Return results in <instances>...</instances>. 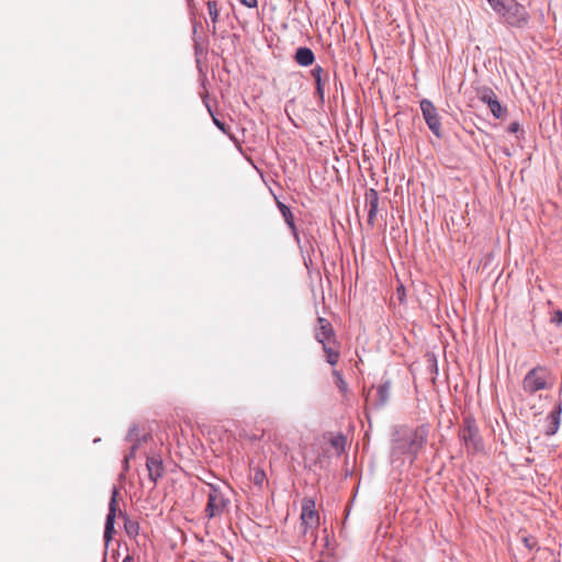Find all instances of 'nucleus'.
<instances>
[{
    "label": "nucleus",
    "mask_w": 562,
    "mask_h": 562,
    "mask_svg": "<svg viewBox=\"0 0 562 562\" xmlns=\"http://www.w3.org/2000/svg\"><path fill=\"white\" fill-rule=\"evenodd\" d=\"M428 431L425 427L409 428L401 426L395 430L392 458L407 456L412 463L418 451L425 443Z\"/></svg>",
    "instance_id": "1"
},
{
    "label": "nucleus",
    "mask_w": 562,
    "mask_h": 562,
    "mask_svg": "<svg viewBox=\"0 0 562 562\" xmlns=\"http://www.w3.org/2000/svg\"><path fill=\"white\" fill-rule=\"evenodd\" d=\"M492 9L513 26H522L527 23L528 13L516 0H486Z\"/></svg>",
    "instance_id": "2"
},
{
    "label": "nucleus",
    "mask_w": 562,
    "mask_h": 562,
    "mask_svg": "<svg viewBox=\"0 0 562 562\" xmlns=\"http://www.w3.org/2000/svg\"><path fill=\"white\" fill-rule=\"evenodd\" d=\"M228 504V499L225 496L224 491L213 484H209L207 492V504L205 507V514L209 518L221 516Z\"/></svg>",
    "instance_id": "3"
},
{
    "label": "nucleus",
    "mask_w": 562,
    "mask_h": 562,
    "mask_svg": "<svg viewBox=\"0 0 562 562\" xmlns=\"http://www.w3.org/2000/svg\"><path fill=\"white\" fill-rule=\"evenodd\" d=\"M548 371L542 367H537L530 370L522 381L525 392L533 394L537 391L548 387Z\"/></svg>",
    "instance_id": "4"
},
{
    "label": "nucleus",
    "mask_w": 562,
    "mask_h": 562,
    "mask_svg": "<svg viewBox=\"0 0 562 562\" xmlns=\"http://www.w3.org/2000/svg\"><path fill=\"white\" fill-rule=\"evenodd\" d=\"M460 438L468 451L476 452L483 449L477 427L471 418L464 419V426L460 430Z\"/></svg>",
    "instance_id": "5"
},
{
    "label": "nucleus",
    "mask_w": 562,
    "mask_h": 562,
    "mask_svg": "<svg viewBox=\"0 0 562 562\" xmlns=\"http://www.w3.org/2000/svg\"><path fill=\"white\" fill-rule=\"evenodd\" d=\"M420 110L424 120L429 130L437 136L441 137V122L436 106L431 101L424 99L420 101Z\"/></svg>",
    "instance_id": "6"
},
{
    "label": "nucleus",
    "mask_w": 562,
    "mask_h": 562,
    "mask_svg": "<svg viewBox=\"0 0 562 562\" xmlns=\"http://www.w3.org/2000/svg\"><path fill=\"white\" fill-rule=\"evenodd\" d=\"M477 98L485 104H487L491 113L495 119H502L506 114V109L502 106L497 100L496 94L491 88L482 87L476 91Z\"/></svg>",
    "instance_id": "7"
},
{
    "label": "nucleus",
    "mask_w": 562,
    "mask_h": 562,
    "mask_svg": "<svg viewBox=\"0 0 562 562\" xmlns=\"http://www.w3.org/2000/svg\"><path fill=\"white\" fill-rule=\"evenodd\" d=\"M315 507V502L312 498H304L302 501L301 521L304 526V532L318 526L319 516Z\"/></svg>",
    "instance_id": "8"
},
{
    "label": "nucleus",
    "mask_w": 562,
    "mask_h": 562,
    "mask_svg": "<svg viewBox=\"0 0 562 562\" xmlns=\"http://www.w3.org/2000/svg\"><path fill=\"white\" fill-rule=\"evenodd\" d=\"M117 494H119L117 490L114 488L110 504H109V514L106 516V521H105L104 539L106 542L112 539V535L114 532V521H115V517H116V510L119 508V504L116 501Z\"/></svg>",
    "instance_id": "9"
},
{
    "label": "nucleus",
    "mask_w": 562,
    "mask_h": 562,
    "mask_svg": "<svg viewBox=\"0 0 562 562\" xmlns=\"http://www.w3.org/2000/svg\"><path fill=\"white\" fill-rule=\"evenodd\" d=\"M146 468L148 470V476L154 483L162 477L165 470L159 456L147 457Z\"/></svg>",
    "instance_id": "10"
},
{
    "label": "nucleus",
    "mask_w": 562,
    "mask_h": 562,
    "mask_svg": "<svg viewBox=\"0 0 562 562\" xmlns=\"http://www.w3.org/2000/svg\"><path fill=\"white\" fill-rule=\"evenodd\" d=\"M333 327L325 318H318V327L315 333L316 340L322 345L331 344Z\"/></svg>",
    "instance_id": "11"
},
{
    "label": "nucleus",
    "mask_w": 562,
    "mask_h": 562,
    "mask_svg": "<svg viewBox=\"0 0 562 562\" xmlns=\"http://www.w3.org/2000/svg\"><path fill=\"white\" fill-rule=\"evenodd\" d=\"M562 408L560 405L555 406L554 409L548 415L547 422L548 426L546 429V434L551 436L554 435L560 426Z\"/></svg>",
    "instance_id": "12"
},
{
    "label": "nucleus",
    "mask_w": 562,
    "mask_h": 562,
    "mask_svg": "<svg viewBox=\"0 0 562 562\" xmlns=\"http://www.w3.org/2000/svg\"><path fill=\"white\" fill-rule=\"evenodd\" d=\"M295 60L301 66H310L314 61V54L307 47H300L295 53Z\"/></svg>",
    "instance_id": "13"
},
{
    "label": "nucleus",
    "mask_w": 562,
    "mask_h": 562,
    "mask_svg": "<svg viewBox=\"0 0 562 562\" xmlns=\"http://www.w3.org/2000/svg\"><path fill=\"white\" fill-rule=\"evenodd\" d=\"M127 440L131 441L133 443L132 446V451H131V456H133L135 453V450L136 448L139 446V443L143 441V440H146V435H143L142 438L138 437V427L137 426H133L130 430H128V434H127Z\"/></svg>",
    "instance_id": "14"
},
{
    "label": "nucleus",
    "mask_w": 562,
    "mask_h": 562,
    "mask_svg": "<svg viewBox=\"0 0 562 562\" xmlns=\"http://www.w3.org/2000/svg\"><path fill=\"white\" fill-rule=\"evenodd\" d=\"M121 515L124 518V528L128 537L135 538L139 533V524L135 520L130 519L127 516Z\"/></svg>",
    "instance_id": "15"
},
{
    "label": "nucleus",
    "mask_w": 562,
    "mask_h": 562,
    "mask_svg": "<svg viewBox=\"0 0 562 562\" xmlns=\"http://www.w3.org/2000/svg\"><path fill=\"white\" fill-rule=\"evenodd\" d=\"M390 389H391V386H390L389 382H385L378 386L376 395H378V401H379L380 405H384L389 401Z\"/></svg>",
    "instance_id": "16"
},
{
    "label": "nucleus",
    "mask_w": 562,
    "mask_h": 562,
    "mask_svg": "<svg viewBox=\"0 0 562 562\" xmlns=\"http://www.w3.org/2000/svg\"><path fill=\"white\" fill-rule=\"evenodd\" d=\"M323 350L326 353L327 362L331 366L336 364L339 358V352L331 344L323 345Z\"/></svg>",
    "instance_id": "17"
},
{
    "label": "nucleus",
    "mask_w": 562,
    "mask_h": 562,
    "mask_svg": "<svg viewBox=\"0 0 562 562\" xmlns=\"http://www.w3.org/2000/svg\"><path fill=\"white\" fill-rule=\"evenodd\" d=\"M366 205L370 209H376L379 206V195L378 192L374 189H370L366 193Z\"/></svg>",
    "instance_id": "18"
},
{
    "label": "nucleus",
    "mask_w": 562,
    "mask_h": 562,
    "mask_svg": "<svg viewBox=\"0 0 562 562\" xmlns=\"http://www.w3.org/2000/svg\"><path fill=\"white\" fill-rule=\"evenodd\" d=\"M279 205V209L284 217V221L286 222V224L290 226V228L292 229V232L295 234V226H294V222H293V215L290 211V209L284 205L283 203H278Z\"/></svg>",
    "instance_id": "19"
},
{
    "label": "nucleus",
    "mask_w": 562,
    "mask_h": 562,
    "mask_svg": "<svg viewBox=\"0 0 562 562\" xmlns=\"http://www.w3.org/2000/svg\"><path fill=\"white\" fill-rule=\"evenodd\" d=\"M206 4H207L209 15H210L212 22L215 24L217 21V18H218L217 2L213 1V0H209Z\"/></svg>",
    "instance_id": "20"
},
{
    "label": "nucleus",
    "mask_w": 562,
    "mask_h": 562,
    "mask_svg": "<svg viewBox=\"0 0 562 562\" xmlns=\"http://www.w3.org/2000/svg\"><path fill=\"white\" fill-rule=\"evenodd\" d=\"M333 375L335 376L336 381V385L337 387L341 391V392H346L347 390V383L345 382V380L342 379V375L340 374V372L338 371H334L333 372Z\"/></svg>",
    "instance_id": "21"
},
{
    "label": "nucleus",
    "mask_w": 562,
    "mask_h": 562,
    "mask_svg": "<svg viewBox=\"0 0 562 562\" xmlns=\"http://www.w3.org/2000/svg\"><path fill=\"white\" fill-rule=\"evenodd\" d=\"M254 482L256 485L258 486H261L262 483L265 482L266 480V473L261 470H257L254 477H252Z\"/></svg>",
    "instance_id": "22"
},
{
    "label": "nucleus",
    "mask_w": 562,
    "mask_h": 562,
    "mask_svg": "<svg viewBox=\"0 0 562 562\" xmlns=\"http://www.w3.org/2000/svg\"><path fill=\"white\" fill-rule=\"evenodd\" d=\"M322 74H323V69L319 66L315 67L312 70V75L315 78L316 85H318V86H319V82L322 81Z\"/></svg>",
    "instance_id": "23"
},
{
    "label": "nucleus",
    "mask_w": 562,
    "mask_h": 562,
    "mask_svg": "<svg viewBox=\"0 0 562 562\" xmlns=\"http://www.w3.org/2000/svg\"><path fill=\"white\" fill-rule=\"evenodd\" d=\"M551 322L553 324H555L557 326H561L562 325V312L555 311L551 317Z\"/></svg>",
    "instance_id": "24"
},
{
    "label": "nucleus",
    "mask_w": 562,
    "mask_h": 562,
    "mask_svg": "<svg viewBox=\"0 0 562 562\" xmlns=\"http://www.w3.org/2000/svg\"><path fill=\"white\" fill-rule=\"evenodd\" d=\"M378 210L376 209H370L368 207V223L373 224L375 216H376Z\"/></svg>",
    "instance_id": "25"
},
{
    "label": "nucleus",
    "mask_w": 562,
    "mask_h": 562,
    "mask_svg": "<svg viewBox=\"0 0 562 562\" xmlns=\"http://www.w3.org/2000/svg\"><path fill=\"white\" fill-rule=\"evenodd\" d=\"M520 131V125L518 122H513L509 124L508 126V132L509 133H513V134H516Z\"/></svg>",
    "instance_id": "26"
},
{
    "label": "nucleus",
    "mask_w": 562,
    "mask_h": 562,
    "mask_svg": "<svg viewBox=\"0 0 562 562\" xmlns=\"http://www.w3.org/2000/svg\"><path fill=\"white\" fill-rule=\"evenodd\" d=\"M331 445L339 449V448H342V445H344V438L342 437H336L331 440Z\"/></svg>",
    "instance_id": "27"
},
{
    "label": "nucleus",
    "mask_w": 562,
    "mask_h": 562,
    "mask_svg": "<svg viewBox=\"0 0 562 562\" xmlns=\"http://www.w3.org/2000/svg\"><path fill=\"white\" fill-rule=\"evenodd\" d=\"M524 543H525V546H526L527 548H529V549H531V548H533V547L536 546V541H535V539H533V538H527V537H525V538H524Z\"/></svg>",
    "instance_id": "28"
},
{
    "label": "nucleus",
    "mask_w": 562,
    "mask_h": 562,
    "mask_svg": "<svg viewBox=\"0 0 562 562\" xmlns=\"http://www.w3.org/2000/svg\"><path fill=\"white\" fill-rule=\"evenodd\" d=\"M213 121H214V123L216 124V126H217L218 128H221L222 131H225V128H224V124H223V123H221V121H220V120H217L216 117H214V116H213Z\"/></svg>",
    "instance_id": "29"
},
{
    "label": "nucleus",
    "mask_w": 562,
    "mask_h": 562,
    "mask_svg": "<svg viewBox=\"0 0 562 562\" xmlns=\"http://www.w3.org/2000/svg\"><path fill=\"white\" fill-rule=\"evenodd\" d=\"M122 562H136L135 558L132 555H127L124 558Z\"/></svg>",
    "instance_id": "30"
},
{
    "label": "nucleus",
    "mask_w": 562,
    "mask_h": 562,
    "mask_svg": "<svg viewBox=\"0 0 562 562\" xmlns=\"http://www.w3.org/2000/svg\"><path fill=\"white\" fill-rule=\"evenodd\" d=\"M257 0H248V8L256 7Z\"/></svg>",
    "instance_id": "31"
},
{
    "label": "nucleus",
    "mask_w": 562,
    "mask_h": 562,
    "mask_svg": "<svg viewBox=\"0 0 562 562\" xmlns=\"http://www.w3.org/2000/svg\"><path fill=\"white\" fill-rule=\"evenodd\" d=\"M317 91L321 95L323 94L322 81L319 82V86L317 85Z\"/></svg>",
    "instance_id": "32"
},
{
    "label": "nucleus",
    "mask_w": 562,
    "mask_h": 562,
    "mask_svg": "<svg viewBox=\"0 0 562 562\" xmlns=\"http://www.w3.org/2000/svg\"><path fill=\"white\" fill-rule=\"evenodd\" d=\"M240 1H241V3L246 4V0H240Z\"/></svg>",
    "instance_id": "33"
}]
</instances>
